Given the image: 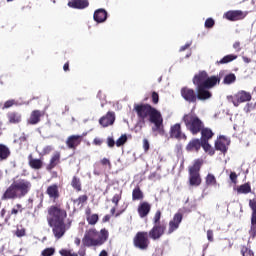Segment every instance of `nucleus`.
I'll use <instances>...</instances> for the list:
<instances>
[{"label":"nucleus","mask_w":256,"mask_h":256,"mask_svg":"<svg viewBox=\"0 0 256 256\" xmlns=\"http://www.w3.org/2000/svg\"><path fill=\"white\" fill-rule=\"evenodd\" d=\"M47 223L52 229L55 239H61L71 229V221L65 223L67 210L61 204H54L48 207Z\"/></svg>","instance_id":"obj_1"},{"label":"nucleus","mask_w":256,"mask_h":256,"mask_svg":"<svg viewBox=\"0 0 256 256\" xmlns=\"http://www.w3.org/2000/svg\"><path fill=\"white\" fill-rule=\"evenodd\" d=\"M134 111L140 123L145 124L146 121L150 122L152 126V133L158 135H165V125L163 124V114L151 104H134Z\"/></svg>","instance_id":"obj_2"},{"label":"nucleus","mask_w":256,"mask_h":256,"mask_svg":"<svg viewBox=\"0 0 256 256\" xmlns=\"http://www.w3.org/2000/svg\"><path fill=\"white\" fill-rule=\"evenodd\" d=\"M33 184L31 181L23 178L13 180L10 186L4 191L2 201H15V199H23L31 193Z\"/></svg>","instance_id":"obj_3"},{"label":"nucleus","mask_w":256,"mask_h":256,"mask_svg":"<svg viewBox=\"0 0 256 256\" xmlns=\"http://www.w3.org/2000/svg\"><path fill=\"white\" fill-rule=\"evenodd\" d=\"M108 240L109 230L107 228H102L100 231H97L96 228H90L85 232L82 238V244L84 247H101Z\"/></svg>","instance_id":"obj_4"},{"label":"nucleus","mask_w":256,"mask_h":256,"mask_svg":"<svg viewBox=\"0 0 256 256\" xmlns=\"http://www.w3.org/2000/svg\"><path fill=\"white\" fill-rule=\"evenodd\" d=\"M182 121L184 122L187 131H190L192 135H199L205 125L201 118L194 113L185 114Z\"/></svg>","instance_id":"obj_5"},{"label":"nucleus","mask_w":256,"mask_h":256,"mask_svg":"<svg viewBox=\"0 0 256 256\" xmlns=\"http://www.w3.org/2000/svg\"><path fill=\"white\" fill-rule=\"evenodd\" d=\"M201 167H203V159H196L193 165L188 168L190 187H199L203 183L200 173Z\"/></svg>","instance_id":"obj_6"},{"label":"nucleus","mask_w":256,"mask_h":256,"mask_svg":"<svg viewBox=\"0 0 256 256\" xmlns=\"http://www.w3.org/2000/svg\"><path fill=\"white\" fill-rule=\"evenodd\" d=\"M192 81L195 87H205V84H208V86H215L217 85V83H220L221 77L219 76L209 77V74L207 73V71L202 70V71H199L196 75H194Z\"/></svg>","instance_id":"obj_7"},{"label":"nucleus","mask_w":256,"mask_h":256,"mask_svg":"<svg viewBox=\"0 0 256 256\" xmlns=\"http://www.w3.org/2000/svg\"><path fill=\"white\" fill-rule=\"evenodd\" d=\"M149 239V232L139 231L133 238V245L136 249H140V251H147L151 244Z\"/></svg>","instance_id":"obj_8"},{"label":"nucleus","mask_w":256,"mask_h":256,"mask_svg":"<svg viewBox=\"0 0 256 256\" xmlns=\"http://www.w3.org/2000/svg\"><path fill=\"white\" fill-rule=\"evenodd\" d=\"M165 231H167V224H154L152 229L148 232V237L152 239V241H159V239L165 235Z\"/></svg>","instance_id":"obj_9"},{"label":"nucleus","mask_w":256,"mask_h":256,"mask_svg":"<svg viewBox=\"0 0 256 256\" xmlns=\"http://www.w3.org/2000/svg\"><path fill=\"white\" fill-rule=\"evenodd\" d=\"M215 86H208V84H204V86H196V99L198 101H207L213 97V94L209 89H213Z\"/></svg>","instance_id":"obj_10"},{"label":"nucleus","mask_w":256,"mask_h":256,"mask_svg":"<svg viewBox=\"0 0 256 256\" xmlns=\"http://www.w3.org/2000/svg\"><path fill=\"white\" fill-rule=\"evenodd\" d=\"M105 169H109V171H111V169H113L111 160H109L108 158H102L100 160V162L95 163L93 173L95 175L99 176V175H101V173H103L105 171Z\"/></svg>","instance_id":"obj_11"},{"label":"nucleus","mask_w":256,"mask_h":256,"mask_svg":"<svg viewBox=\"0 0 256 256\" xmlns=\"http://www.w3.org/2000/svg\"><path fill=\"white\" fill-rule=\"evenodd\" d=\"M227 99L228 101H232L235 107H239V103H245L251 99V94L245 91H240L235 95V97L227 96Z\"/></svg>","instance_id":"obj_12"},{"label":"nucleus","mask_w":256,"mask_h":256,"mask_svg":"<svg viewBox=\"0 0 256 256\" xmlns=\"http://www.w3.org/2000/svg\"><path fill=\"white\" fill-rule=\"evenodd\" d=\"M182 221H183V214L179 212L174 214L173 219L169 221L167 235H171L175 233V231L179 229V225H181Z\"/></svg>","instance_id":"obj_13"},{"label":"nucleus","mask_w":256,"mask_h":256,"mask_svg":"<svg viewBox=\"0 0 256 256\" xmlns=\"http://www.w3.org/2000/svg\"><path fill=\"white\" fill-rule=\"evenodd\" d=\"M181 97L184 98V101L187 103H197V92H195L192 88L183 87L180 90Z\"/></svg>","instance_id":"obj_14"},{"label":"nucleus","mask_w":256,"mask_h":256,"mask_svg":"<svg viewBox=\"0 0 256 256\" xmlns=\"http://www.w3.org/2000/svg\"><path fill=\"white\" fill-rule=\"evenodd\" d=\"M86 134L83 135H71L66 139V146L68 147V149H72L73 151H75V149H77L79 147V145H81V143H83V137Z\"/></svg>","instance_id":"obj_15"},{"label":"nucleus","mask_w":256,"mask_h":256,"mask_svg":"<svg viewBox=\"0 0 256 256\" xmlns=\"http://www.w3.org/2000/svg\"><path fill=\"white\" fill-rule=\"evenodd\" d=\"M169 134L171 139H178V140L184 139V141H187V135L183 133V131L181 130V124L179 123H176L170 127Z\"/></svg>","instance_id":"obj_16"},{"label":"nucleus","mask_w":256,"mask_h":256,"mask_svg":"<svg viewBox=\"0 0 256 256\" xmlns=\"http://www.w3.org/2000/svg\"><path fill=\"white\" fill-rule=\"evenodd\" d=\"M225 17L228 21H241L247 17V12L241 10H230L226 12Z\"/></svg>","instance_id":"obj_17"},{"label":"nucleus","mask_w":256,"mask_h":256,"mask_svg":"<svg viewBox=\"0 0 256 256\" xmlns=\"http://www.w3.org/2000/svg\"><path fill=\"white\" fill-rule=\"evenodd\" d=\"M46 195H48L49 199H51L54 203L61 197V192H59L58 184H51L46 189Z\"/></svg>","instance_id":"obj_18"},{"label":"nucleus","mask_w":256,"mask_h":256,"mask_svg":"<svg viewBox=\"0 0 256 256\" xmlns=\"http://www.w3.org/2000/svg\"><path fill=\"white\" fill-rule=\"evenodd\" d=\"M115 123V112L108 111L106 115L102 116L99 119V125L101 127H109Z\"/></svg>","instance_id":"obj_19"},{"label":"nucleus","mask_w":256,"mask_h":256,"mask_svg":"<svg viewBox=\"0 0 256 256\" xmlns=\"http://www.w3.org/2000/svg\"><path fill=\"white\" fill-rule=\"evenodd\" d=\"M59 163H61V152L56 151L50 158V161H49L48 165L46 166V170L53 171V169H55V167H57V165H59Z\"/></svg>","instance_id":"obj_20"},{"label":"nucleus","mask_w":256,"mask_h":256,"mask_svg":"<svg viewBox=\"0 0 256 256\" xmlns=\"http://www.w3.org/2000/svg\"><path fill=\"white\" fill-rule=\"evenodd\" d=\"M44 115H45V112L41 110L32 111L28 119V124L37 125L38 123H41V117H43Z\"/></svg>","instance_id":"obj_21"},{"label":"nucleus","mask_w":256,"mask_h":256,"mask_svg":"<svg viewBox=\"0 0 256 256\" xmlns=\"http://www.w3.org/2000/svg\"><path fill=\"white\" fill-rule=\"evenodd\" d=\"M107 11L103 8L95 10L93 19L96 23H105L107 21Z\"/></svg>","instance_id":"obj_22"},{"label":"nucleus","mask_w":256,"mask_h":256,"mask_svg":"<svg viewBox=\"0 0 256 256\" xmlns=\"http://www.w3.org/2000/svg\"><path fill=\"white\" fill-rule=\"evenodd\" d=\"M68 7H71V9H87L89 7V0H70Z\"/></svg>","instance_id":"obj_23"},{"label":"nucleus","mask_w":256,"mask_h":256,"mask_svg":"<svg viewBox=\"0 0 256 256\" xmlns=\"http://www.w3.org/2000/svg\"><path fill=\"white\" fill-rule=\"evenodd\" d=\"M202 145L203 142L200 139L194 138L186 145V151L199 153V149H201Z\"/></svg>","instance_id":"obj_24"},{"label":"nucleus","mask_w":256,"mask_h":256,"mask_svg":"<svg viewBox=\"0 0 256 256\" xmlns=\"http://www.w3.org/2000/svg\"><path fill=\"white\" fill-rule=\"evenodd\" d=\"M151 213V205L149 202H142L138 205V215L141 219L147 217Z\"/></svg>","instance_id":"obj_25"},{"label":"nucleus","mask_w":256,"mask_h":256,"mask_svg":"<svg viewBox=\"0 0 256 256\" xmlns=\"http://www.w3.org/2000/svg\"><path fill=\"white\" fill-rule=\"evenodd\" d=\"M28 165L31 169L39 170L43 168V160L33 158V154L28 156Z\"/></svg>","instance_id":"obj_26"},{"label":"nucleus","mask_w":256,"mask_h":256,"mask_svg":"<svg viewBox=\"0 0 256 256\" xmlns=\"http://www.w3.org/2000/svg\"><path fill=\"white\" fill-rule=\"evenodd\" d=\"M201 133V139L200 141L202 143L209 142V139L213 138V130L210 128H205V126L202 127V130H200Z\"/></svg>","instance_id":"obj_27"},{"label":"nucleus","mask_w":256,"mask_h":256,"mask_svg":"<svg viewBox=\"0 0 256 256\" xmlns=\"http://www.w3.org/2000/svg\"><path fill=\"white\" fill-rule=\"evenodd\" d=\"M11 157V150L7 145L0 144V161H7Z\"/></svg>","instance_id":"obj_28"},{"label":"nucleus","mask_w":256,"mask_h":256,"mask_svg":"<svg viewBox=\"0 0 256 256\" xmlns=\"http://www.w3.org/2000/svg\"><path fill=\"white\" fill-rule=\"evenodd\" d=\"M144 197L145 195L143 194L141 187L136 186L132 191V201H141Z\"/></svg>","instance_id":"obj_29"},{"label":"nucleus","mask_w":256,"mask_h":256,"mask_svg":"<svg viewBox=\"0 0 256 256\" xmlns=\"http://www.w3.org/2000/svg\"><path fill=\"white\" fill-rule=\"evenodd\" d=\"M215 150L225 153V136L222 135L215 141Z\"/></svg>","instance_id":"obj_30"},{"label":"nucleus","mask_w":256,"mask_h":256,"mask_svg":"<svg viewBox=\"0 0 256 256\" xmlns=\"http://www.w3.org/2000/svg\"><path fill=\"white\" fill-rule=\"evenodd\" d=\"M71 186L73 187V189H75V191H77V193L82 191L81 179L77 176H73Z\"/></svg>","instance_id":"obj_31"},{"label":"nucleus","mask_w":256,"mask_h":256,"mask_svg":"<svg viewBox=\"0 0 256 256\" xmlns=\"http://www.w3.org/2000/svg\"><path fill=\"white\" fill-rule=\"evenodd\" d=\"M9 123H21V114L17 112H11L8 114Z\"/></svg>","instance_id":"obj_32"},{"label":"nucleus","mask_w":256,"mask_h":256,"mask_svg":"<svg viewBox=\"0 0 256 256\" xmlns=\"http://www.w3.org/2000/svg\"><path fill=\"white\" fill-rule=\"evenodd\" d=\"M89 200V196H87L86 194L84 195H80L78 198L73 200L74 205H77L79 207V205H81L83 207L84 203H87V201Z\"/></svg>","instance_id":"obj_33"},{"label":"nucleus","mask_w":256,"mask_h":256,"mask_svg":"<svg viewBox=\"0 0 256 256\" xmlns=\"http://www.w3.org/2000/svg\"><path fill=\"white\" fill-rule=\"evenodd\" d=\"M202 148L208 155H215V149L209 145V142H202Z\"/></svg>","instance_id":"obj_34"},{"label":"nucleus","mask_w":256,"mask_h":256,"mask_svg":"<svg viewBox=\"0 0 256 256\" xmlns=\"http://www.w3.org/2000/svg\"><path fill=\"white\" fill-rule=\"evenodd\" d=\"M86 221L89 225H97V222L99 221V215L98 214H92L89 217H86Z\"/></svg>","instance_id":"obj_35"},{"label":"nucleus","mask_w":256,"mask_h":256,"mask_svg":"<svg viewBox=\"0 0 256 256\" xmlns=\"http://www.w3.org/2000/svg\"><path fill=\"white\" fill-rule=\"evenodd\" d=\"M235 81H237V77L235 76V74L230 73L225 76L226 85H231V84L235 83Z\"/></svg>","instance_id":"obj_36"},{"label":"nucleus","mask_w":256,"mask_h":256,"mask_svg":"<svg viewBox=\"0 0 256 256\" xmlns=\"http://www.w3.org/2000/svg\"><path fill=\"white\" fill-rule=\"evenodd\" d=\"M153 225H165V223L161 222V212L160 210L156 211L153 218Z\"/></svg>","instance_id":"obj_37"},{"label":"nucleus","mask_w":256,"mask_h":256,"mask_svg":"<svg viewBox=\"0 0 256 256\" xmlns=\"http://www.w3.org/2000/svg\"><path fill=\"white\" fill-rule=\"evenodd\" d=\"M238 193H251V186L249 184H243L237 189Z\"/></svg>","instance_id":"obj_38"},{"label":"nucleus","mask_w":256,"mask_h":256,"mask_svg":"<svg viewBox=\"0 0 256 256\" xmlns=\"http://www.w3.org/2000/svg\"><path fill=\"white\" fill-rule=\"evenodd\" d=\"M206 185L211 186L215 185L217 183V179H215V175L213 174H208L205 178Z\"/></svg>","instance_id":"obj_39"},{"label":"nucleus","mask_w":256,"mask_h":256,"mask_svg":"<svg viewBox=\"0 0 256 256\" xmlns=\"http://www.w3.org/2000/svg\"><path fill=\"white\" fill-rule=\"evenodd\" d=\"M123 195V191H120L119 194H115L112 198V203H114L115 207L119 206V201H121Z\"/></svg>","instance_id":"obj_40"},{"label":"nucleus","mask_w":256,"mask_h":256,"mask_svg":"<svg viewBox=\"0 0 256 256\" xmlns=\"http://www.w3.org/2000/svg\"><path fill=\"white\" fill-rule=\"evenodd\" d=\"M42 256H53L55 255V248H46L41 252Z\"/></svg>","instance_id":"obj_41"},{"label":"nucleus","mask_w":256,"mask_h":256,"mask_svg":"<svg viewBox=\"0 0 256 256\" xmlns=\"http://www.w3.org/2000/svg\"><path fill=\"white\" fill-rule=\"evenodd\" d=\"M124 143H127V135H125V134L117 139L116 147H121V146H123Z\"/></svg>","instance_id":"obj_42"},{"label":"nucleus","mask_w":256,"mask_h":256,"mask_svg":"<svg viewBox=\"0 0 256 256\" xmlns=\"http://www.w3.org/2000/svg\"><path fill=\"white\" fill-rule=\"evenodd\" d=\"M61 256H79V254L77 253H72L71 250H67V249H62L59 251Z\"/></svg>","instance_id":"obj_43"},{"label":"nucleus","mask_w":256,"mask_h":256,"mask_svg":"<svg viewBox=\"0 0 256 256\" xmlns=\"http://www.w3.org/2000/svg\"><path fill=\"white\" fill-rule=\"evenodd\" d=\"M204 25H205L206 29H212V27L215 26V20H213V18H208V19H206Z\"/></svg>","instance_id":"obj_44"},{"label":"nucleus","mask_w":256,"mask_h":256,"mask_svg":"<svg viewBox=\"0 0 256 256\" xmlns=\"http://www.w3.org/2000/svg\"><path fill=\"white\" fill-rule=\"evenodd\" d=\"M242 256H253V251L251 249L243 246L241 249Z\"/></svg>","instance_id":"obj_45"},{"label":"nucleus","mask_w":256,"mask_h":256,"mask_svg":"<svg viewBox=\"0 0 256 256\" xmlns=\"http://www.w3.org/2000/svg\"><path fill=\"white\" fill-rule=\"evenodd\" d=\"M153 105H157L159 103V93L153 91L151 95Z\"/></svg>","instance_id":"obj_46"},{"label":"nucleus","mask_w":256,"mask_h":256,"mask_svg":"<svg viewBox=\"0 0 256 256\" xmlns=\"http://www.w3.org/2000/svg\"><path fill=\"white\" fill-rule=\"evenodd\" d=\"M16 207H17V209L13 208L11 210V215H17V213H19V211H20V213H23V206L21 204H16Z\"/></svg>","instance_id":"obj_47"},{"label":"nucleus","mask_w":256,"mask_h":256,"mask_svg":"<svg viewBox=\"0 0 256 256\" xmlns=\"http://www.w3.org/2000/svg\"><path fill=\"white\" fill-rule=\"evenodd\" d=\"M150 147H151V145L149 144V140H147V138H144V139H143V149H144V153H148Z\"/></svg>","instance_id":"obj_48"},{"label":"nucleus","mask_w":256,"mask_h":256,"mask_svg":"<svg viewBox=\"0 0 256 256\" xmlns=\"http://www.w3.org/2000/svg\"><path fill=\"white\" fill-rule=\"evenodd\" d=\"M237 59V55L230 54L225 56V63H231V61H235Z\"/></svg>","instance_id":"obj_49"},{"label":"nucleus","mask_w":256,"mask_h":256,"mask_svg":"<svg viewBox=\"0 0 256 256\" xmlns=\"http://www.w3.org/2000/svg\"><path fill=\"white\" fill-rule=\"evenodd\" d=\"M51 151H53V146L51 145L45 146L42 150V155H49Z\"/></svg>","instance_id":"obj_50"},{"label":"nucleus","mask_w":256,"mask_h":256,"mask_svg":"<svg viewBox=\"0 0 256 256\" xmlns=\"http://www.w3.org/2000/svg\"><path fill=\"white\" fill-rule=\"evenodd\" d=\"M15 235H16V237H25V235H26L25 228L17 229Z\"/></svg>","instance_id":"obj_51"},{"label":"nucleus","mask_w":256,"mask_h":256,"mask_svg":"<svg viewBox=\"0 0 256 256\" xmlns=\"http://www.w3.org/2000/svg\"><path fill=\"white\" fill-rule=\"evenodd\" d=\"M229 177H230L231 183H233L234 185H237V173L231 172Z\"/></svg>","instance_id":"obj_52"},{"label":"nucleus","mask_w":256,"mask_h":256,"mask_svg":"<svg viewBox=\"0 0 256 256\" xmlns=\"http://www.w3.org/2000/svg\"><path fill=\"white\" fill-rule=\"evenodd\" d=\"M15 105V100H8L4 103V109H9Z\"/></svg>","instance_id":"obj_53"},{"label":"nucleus","mask_w":256,"mask_h":256,"mask_svg":"<svg viewBox=\"0 0 256 256\" xmlns=\"http://www.w3.org/2000/svg\"><path fill=\"white\" fill-rule=\"evenodd\" d=\"M249 206L252 209V213H256V201L255 200H250L249 201Z\"/></svg>","instance_id":"obj_54"},{"label":"nucleus","mask_w":256,"mask_h":256,"mask_svg":"<svg viewBox=\"0 0 256 256\" xmlns=\"http://www.w3.org/2000/svg\"><path fill=\"white\" fill-rule=\"evenodd\" d=\"M107 145L108 147H115V140L111 137L107 138Z\"/></svg>","instance_id":"obj_55"},{"label":"nucleus","mask_w":256,"mask_h":256,"mask_svg":"<svg viewBox=\"0 0 256 256\" xmlns=\"http://www.w3.org/2000/svg\"><path fill=\"white\" fill-rule=\"evenodd\" d=\"M250 237H252V239H255V237H256V226H251Z\"/></svg>","instance_id":"obj_56"},{"label":"nucleus","mask_w":256,"mask_h":256,"mask_svg":"<svg viewBox=\"0 0 256 256\" xmlns=\"http://www.w3.org/2000/svg\"><path fill=\"white\" fill-rule=\"evenodd\" d=\"M111 221V215L106 214L103 218H102V223H109Z\"/></svg>","instance_id":"obj_57"},{"label":"nucleus","mask_w":256,"mask_h":256,"mask_svg":"<svg viewBox=\"0 0 256 256\" xmlns=\"http://www.w3.org/2000/svg\"><path fill=\"white\" fill-rule=\"evenodd\" d=\"M207 239L208 241H213V230L207 231Z\"/></svg>","instance_id":"obj_58"},{"label":"nucleus","mask_w":256,"mask_h":256,"mask_svg":"<svg viewBox=\"0 0 256 256\" xmlns=\"http://www.w3.org/2000/svg\"><path fill=\"white\" fill-rule=\"evenodd\" d=\"M233 49H236V51H241V43L240 42H235L233 44Z\"/></svg>","instance_id":"obj_59"},{"label":"nucleus","mask_w":256,"mask_h":256,"mask_svg":"<svg viewBox=\"0 0 256 256\" xmlns=\"http://www.w3.org/2000/svg\"><path fill=\"white\" fill-rule=\"evenodd\" d=\"M251 224L252 227H256V213H252Z\"/></svg>","instance_id":"obj_60"},{"label":"nucleus","mask_w":256,"mask_h":256,"mask_svg":"<svg viewBox=\"0 0 256 256\" xmlns=\"http://www.w3.org/2000/svg\"><path fill=\"white\" fill-rule=\"evenodd\" d=\"M94 145H102L103 144V140L99 139V138H95L93 140Z\"/></svg>","instance_id":"obj_61"},{"label":"nucleus","mask_w":256,"mask_h":256,"mask_svg":"<svg viewBox=\"0 0 256 256\" xmlns=\"http://www.w3.org/2000/svg\"><path fill=\"white\" fill-rule=\"evenodd\" d=\"M85 215H86V217H91V208H87L86 210H85Z\"/></svg>","instance_id":"obj_62"},{"label":"nucleus","mask_w":256,"mask_h":256,"mask_svg":"<svg viewBox=\"0 0 256 256\" xmlns=\"http://www.w3.org/2000/svg\"><path fill=\"white\" fill-rule=\"evenodd\" d=\"M63 70H64L65 72L69 71V62H66V63L64 64Z\"/></svg>","instance_id":"obj_63"},{"label":"nucleus","mask_w":256,"mask_h":256,"mask_svg":"<svg viewBox=\"0 0 256 256\" xmlns=\"http://www.w3.org/2000/svg\"><path fill=\"white\" fill-rule=\"evenodd\" d=\"M99 256H109V254L105 250H102Z\"/></svg>","instance_id":"obj_64"}]
</instances>
